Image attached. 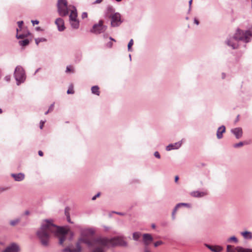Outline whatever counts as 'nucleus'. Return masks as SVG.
<instances>
[{
    "mask_svg": "<svg viewBox=\"0 0 252 252\" xmlns=\"http://www.w3.org/2000/svg\"><path fill=\"white\" fill-rule=\"evenodd\" d=\"M102 0H96L94 3L93 4H98V3H100L102 2Z\"/></svg>",
    "mask_w": 252,
    "mask_h": 252,
    "instance_id": "obj_41",
    "label": "nucleus"
},
{
    "mask_svg": "<svg viewBox=\"0 0 252 252\" xmlns=\"http://www.w3.org/2000/svg\"><path fill=\"white\" fill-rule=\"evenodd\" d=\"M106 27L103 25V21L101 20L99 21L98 23L95 24L92 30V32L95 33H100L105 31Z\"/></svg>",
    "mask_w": 252,
    "mask_h": 252,
    "instance_id": "obj_7",
    "label": "nucleus"
},
{
    "mask_svg": "<svg viewBox=\"0 0 252 252\" xmlns=\"http://www.w3.org/2000/svg\"><path fill=\"white\" fill-rule=\"evenodd\" d=\"M141 233L139 232H134L133 234V238L135 240H137L140 237Z\"/></svg>",
    "mask_w": 252,
    "mask_h": 252,
    "instance_id": "obj_26",
    "label": "nucleus"
},
{
    "mask_svg": "<svg viewBox=\"0 0 252 252\" xmlns=\"http://www.w3.org/2000/svg\"><path fill=\"white\" fill-rule=\"evenodd\" d=\"M249 142H240L238 143L235 144L234 145V147L235 148H238L241 146H243L245 144H249Z\"/></svg>",
    "mask_w": 252,
    "mask_h": 252,
    "instance_id": "obj_25",
    "label": "nucleus"
},
{
    "mask_svg": "<svg viewBox=\"0 0 252 252\" xmlns=\"http://www.w3.org/2000/svg\"><path fill=\"white\" fill-rule=\"evenodd\" d=\"M190 194L192 196H193L195 197H202V196L206 195L207 193L205 192H200L199 191H195L191 192Z\"/></svg>",
    "mask_w": 252,
    "mask_h": 252,
    "instance_id": "obj_18",
    "label": "nucleus"
},
{
    "mask_svg": "<svg viewBox=\"0 0 252 252\" xmlns=\"http://www.w3.org/2000/svg\"><path fill=\"white\" fill-rule=\"evenodd\" d=\"M74 92L73 90V86L72 85H71L67 91V93L68 94H74Z\"/></svg>",
    "mask_w": 252,
    "mask_h": 252,
    "instance_id": "obj_27",
    "label": "nucleus"
},
{
    "mask_svg": "<svg viewBox=\"0 0 252 252\" xmlns=\"http://www.w3.org/2000/svg\"><path fill=\"white\" fill-rule=\"evenodd\" d=\"M112 45H113V43L112 41H109V42H108L106 44V46L108 48H111L112 47Z\"/></svg>",
    "mask_w": 252,
    "mask_h": 252,
    "instance_id": "obj_34",
    "label": "nucleus"
},
{
    "mask_svg": "<svg viewBox=\"0 0 252 252\" xmlns=\"http://www.w3.org/2000/svg\"><path fill=\"white\" fill-rule=\"evenodd\" d=\"M181 143L179 142L176 143L174 144H170L166 147V149L167 151H170L172 149H176L179 148L181 146Z\"/></svg>",
    "mask_w": 252,
    "mask_h": 252,
    "instance_id": "obj_19",
    "label": "nucleus"
},
{
    "mask_svg": "<svg viewBox=\"0 0 252 252\" xmlns=\"http://www.w3.org/2000/svg\"><path fill=\"white\" fill-rule=\"evenodd\" d=\"M44 123H45V122H43V121H41L40 122V129H42L43 128Z\"/></svg>",
    "mask_w": 252,
    "mask_h": 252,
    "instance_id": "obj_40",
    "label": "nucleus"
},
{
    "mask_svg": "<svg viewBox=\"0 0 252 252\" xmlns=\"http://www.w3.org/2000/svg\"><path fill=\"white\" fill-rule=\"evenodd\" d=\"M88 16V14L87 12H83L82 14V19L86 18Z\"/></svg>",
    "mask_w": 252,
    "mask_h": 252,
    "instance_id": "obj_35",
    "label": "nucleus"
},
{
    "mask_svg": "<svg viewBox=\"0 0 252 252\" xmlns=\"http://www.w3.org/2000/svg\"><path fill=\"white\" fill-rule=\"evenodd\" d=\"M38 155L42 157L43 156V153L41 151H38Z\"/></svg>",
    "mask_w": 252,
    "mask_h": 252,
    "instance_id": "obj_42",
    "label": "nucleus"
},
{
    "mask_svg": "<svg viewBox=\"0 0 252 252\" xmlns=\"http://www.w3.org/2000/svg\"><path fill=\"white\" fill-rule=\"evenodd\" d=\"M228 241L229 242L234 241V242L237 243L238 241H237V239L236 238V237H235V236H232L229 238Z\"/></svg>",
    "mask_w": 252,
    "mask_h": 252,
    "instance_id": "obj_31",
    "label": "nucleus"
},
{
    "mask_svg": "<svg viewBox=\"0 0 252 252\" xmlns=\"http://www.w3.org/2000/svg\"><path fill=\"white\" fill-rule=\"evenodd\" d=\"M100 193H98L96 195H95L92 198V200H95L97 197H99L100 196Z\"/></svg>",
    "mask_w": 252,
    "mask_h": 252,
    "instance_id": "obj_39",
    "label": "nucleus"
},
{
    "mask_svg": "<svg viewBox=\"0 0 252 252\" xmlns=\"http://www.w3.org/2000/svg\"><path fill=\"white\" fill-rule=\"evenodd\" d=\"M252 36V33L250 31L244 32L243 31L238 29L233 37L232 39H234L235 41L243 40L246 42H248L249 41V37H251ZM231 40L232 39H230L227 41V45L231 46L233 49L236 48L238 46L237 44L232 42Z\"/></svg>",
    "mask_w": 252,
    "mask_h": 252,
    "instance_id": "obj_3",
    "label": "nucleus"
},
{
    "mask_svg": "<svg viewBox=\"0 0 252 252\" xmlns=\"http://www.w3.org/2000/svg\"><path fill=\"white\" fill-rule=\"evenodd\" d=\"M225 127L224 126H222L220 127L218 130L217 133V136L218 138L220 139L222 137V134L225 132Z\"/></svg>",
    "mask_w": 252,
    "mask_h": 252,
    "instance_id": "obj_17",
    "label": "nucleus"
},
{
    "mask_svg": "<svg viewBox=\"0 0 252 252\" xmlns=\"http://www.w3.org/2000/svg\"><path fill=\"white\" fill-rule=\"evenodd\" d=\"M227 252H252V249H244L240 247H234L231 245H227Z\"/></svg>",
    "mask_w": 252,
    "mask_h": 252,
    "instance_id": "obj_8",
    "label": "nucleus"
},
{
    "mask_svg": "<svg viewBox=\"0 0 252 252\" xmlns=\"http://www.w3.org/2000/svg\"><path fill=\"white\" fill-rule=\"evenodd\" d=\"M243 237L246 239L251 240L252 239V233L249 231H244L241 233Z\"/></svg>",
    "mask_w": 252,
    "mask_h": 252,
    "instance_id": "obj_21",
    "label": "nucleus"
},
{
    "mask_svg": "<svg viewBox=\"0 0 252 252\" xmlns=\"http://www.w3.org/2000/svg\"><path fill=\"white\" fill-rule=\"evenodd\" d=\"M143 241L145 245H149L153 241V237L149 234H144L143 236Z\"/></svg>",
    "mask_w": 252,
    "mask_h": 252,
    "instance_id": "obj_12",
    "label": "nucleus"
},
{
    "mask_svg": "<svg viewBox=\"0 0 252 252\" xmlns=\"http://www.w3.org/2000/svg\"><path fill=\"white\" fill-rule=\"evenodd\" d=\"M19 222V220L18 219H16L13 220H11L10 222V224L12 226H14L16 225Z\"/></svg>",
    "mask_w": 252,
    "mask_h": 252,
    "instance_id": "obj_29",
    "label": "nucleus"
},
{
    "mask_svg": "<svg viewBox=\"0 0 252 252\" xmlns=\"http://www.w3.org/2000/svg\"><path fill=\"white\" fill-rule=\"evenodd\" d=\"M145 252H150L149 251H148L147 249H145Z\"/></svg>",
    "mask_w": 252,
    "mask_h": 252,
    "instance_id": "obj_50",
    "label": "nucleus"
},
{
    "mask_svg": "<svg viewBox=\"0 0 252 252\" xmlns=\"http://www.w3.org/2000/svg\"><path fill=\"white\" fill-rule=\"evenodd\" d=\"M133 39H131L128 44V45H127V47H128V51H131V48L132 47V46L133 45Z\"/></svg>",
    "mask_w": 252,
    "mask_h": 252,
    "instance_id": "obj_28",
    "label": "nucleus"
},
{
    "mask_svg": "<svg viewBox=\"0 0 252 252\" xmlns=\"http://www.w3.org/2000/svg\"><path fill=\"white\" fill-rule=\"evenodd\" d=\"M99 90V88L97 86H94L91 88L92 93L97 95H99L100 91Z\"/></svg>",
    "mask_w": 252,
    "mask_h": 252,
    "instance_id": "obj_23",
    "label": "nucleus"
},
{
    "mask_svg": "<svg viewBox=\"0 0 252 252\" xmlns=\"http://www.w3.org/2000/svg\"><path fill=\"white\" fill-rule=\"evenodd\" d=\"M26 214H28L29 212H26Z\"/></svg>",
    "mask_w": 252,
    "mask_h": 252,
    "instance_id": "obj_53",
    "label": "nucleus"
},
{
    "mask_svg": "<svg viewBox=\"0 0 252 252\" xmlns=\"http://www.w3.org/2000/svg\"><path fill=\"white\" fill-rule=\"evenodd\" d=\"M3 246V244L2 243H0V249L1 248V247Z\"/></svg>",
    "mask_w": 252,
    "mask_h": 252,
    "instance_id": "obj_49",
    "label": "nucleus"
},
{
    "mask_svg": "<svg viewBox=\"0 0 252 252\" xmlns=\"http://www.w3.org/2000/svg\"><path fill=\"white\" fill-rule=\"evenodd\" d=\"M55 24L57 25L59 31H63L64 30V22L62 18H59L57 19L55 21Z\"/></svg>",
    "mask_w": 252,
    "mask_h": 252,
    "instance_id": "obj_10",
    "label": "nucleus"
},
{
    "mask_svg": "<svg viewBox=\"0 0 252 252\" xmlns=\"http://www.w3.org/2000/svg\"><path fill=\"white\" fill-rule=\"evenodd\" d=\"M45 39H43V38L36 39H35V43H36V44L37 45H38L40 42H41V41H45Z\"/></svg>",
    "mask_w": 252,
    "mask_h": 252,
    "instance_id": "obj_32",
    "label": "nucleus"
},
{
    "mask_svg": "<svg viewBox=\"0 0 252 252\" xmlns=\"http://www.w3.org/2000/svg\"><path fill=\"white\" fill-rule=\"evenodd\" d=\"M192 2V0H190L189 1V5L190 6Z\"/></svg>",
    "mask_w": 252,
    "mask_h": 252,
    "instance_id": "obj_47",
    "label": "nucleus"
},
{
    "mask_svg": "<svg viewBox=\"0 0 252 252\" xmlns=\"http://www.w3.org/2000/svg\"><path fill=\"white\" fill-rule=\"evenodd\" d=\"M106 16L111 19V25L112 27H118L120 26L122 22L120 14L117 12L115 13L114 9L112 7L109 6L107 8Z\"/></svg>",
    "mask_w": 252,
    "mask_h": 252,
    "instance_id": "obj_4",
    "label": "nucleus"
},
{
    "mask_svg": "<svg viewBox=\"0 0 252 252\" xmlns=\"http://www.w3.org/2000/svg\"><path fill=\"white\" fill-rule=\"evenodd\" d=\"M7 189H5V188H0V193H1V192Z\"/></svg>",
    "mask_w": 252,
    "mask_h": 252,
    "instance_id": "obj_43",
    "label": "nucleus"
},
{
    "mask_svg": "<svg viewBox=\"0 0 252 252\" xmlns=\"http://www.w3.org/2000/svg\"><path fill=\"white\" fill-rule=\"evenodd\" d=\"M179 180V177L178 176H176L175 177V182H177Z\"/></svg>",
    "mask_w": 252,
    "mask_h": 252,
    "instance_id": "obj_46",
    "label": "nucleus"
},
{
    "mask_svg": "<svg viewBox=\"0 0 252 252\" xmlns=\"http://www.w3.org/2000/svg\"><path fill=\"white\" fill-rule=\"evenodd\" d=\"M73 67L71 66H67L66 72L69 73V72H73Z\"/></svg>",
    "mask_w": 252,
    "mask_h": 252,
    "instance_id": "obj_30",
    "label": "nucleus"
},
{
    "mask_svg": "<svg viewBox=\"0 0 252 252\" xmlns=\"http://www.w3.org/2000/svg\"><path fill=\"white\" fill-rule=\"evenodd\" d=\"M67 233V230L54 225L52 221L45 220L37 231V235L44 246L48 245L49 239L52 235L58 237L59 243L62 245L65 240Z\"/></svg>",
    "mask_w": 252,
    "mask_h": 252,
    "instance_id": "obj_2",
    "label": "nucleus"
},
{
    "mask_svg": "<svg viewBox=\"0 0 252 252\" xmlns=\"http://www.w3.org/2000/svg\"><path fill=\"white\" fill-rule=\"evenodd\" d=\"M14 77L17 81V85L23 82L25 79V74L23 67L18 66L16 67L14 72Z\"/></svg>",
    "mask_w": 252,
    "mask_h": 252,
    "instance_id": "obj_6",
    "label": "nucleus"
},
{
    "mask_svg": "<svg viewBox=\"0 0 252 252\" xmlns=\"http://www.w3.org/2000/svg\"><path fill=\"white\" fill-rule=\"evenodd\" d=\"M154 156H155L156 158H160V155H159V153H158V152H156L155 153V154H154Z\"/></svg>",
    "mask_w": 252,
    "mask_h": 252,
    "instance_id": "obj_37",
    "label": "nucleus"
},
{
    "mask_svg": "<svg viewBox=\"0 0 252 252\" xmlns=\"http://www.w3.org/2000/svg\"><path fill=\"white\" fill-rule=\"evenodd\" d=\"M181 206H185V207H190V206L189 204L184 203H182L178 204L176 205V206L175 207V209H174V210H173V211L172 212V218H173V219L175 218V213H176L177 209H178V208H179V207H180Z\"/></svg>",
    "mask_w": 252,
    "mask_h": 252,
    "instance_id": "obj_16",
    "label": "nucleus"
},
{
    "mask_svg": "<svg viewBox=\"0 0 252 252\" xmlns=\"http://www.w3.org/2000/svg\"><path fill=\"white\" fill-rule=\"evenodd\" d=\"M5 79L7 81H9L10 79V77L9 76H6Z\"/></svg>",
    "mask_w": 252,
    "mask_h": 252,
    "instance_id": "obj_44",
    "label": "nucleus"
},
{
    "mask_svg": "<svg viewBox=\"0 0 252 252\" xmlns=\"http://www.w3.org/2000/svg\"><path fill=\"white\" fill-rule=\"evenodd\" d=\"M110 39L111 41H114L116 42V40L112 38V37H110Z\"/></svg>",
    "mask_w": 252,
    "mask_h": 252,
    "instance_id": "obj_48",
    "label": "nucleus"
},
{
    "mask_svg": "<svg viewBox=\"0 0 252 252\" xmlns=\"http://www.w3.org/2000/svg\"><path fill=\"white\" fill-rule=\"evenodd\" d=\"M23 24V21H19L18 22V25L19 29H17V35H16V37H17V38H21V39L22 38H24L25 37H26L27 36V35H25V34H19V33H18L19 31L21 30Z\"/></svg>",
    "mask_w": 252,
    "mask_h": 252,
    "instance_id": "obj_15",
    "label": "nucleus"
},
{
    "mask_svg": "<svg viewBox=\"0 0 252 252\" xmlns=\"http://www.w3.org/2000/svg\"><path fill=\"white\" fill-rule=\"evenodd\" d=\"M207 247L213 252H220L222 248L220 246H211L206 245Z\"/></svg>",
    "mask_w": 252,
    "mask_h": 252,
    "instance_id": "obj_14",
    "label": "nucleus"
},
{
    "mask_svg": "<svg viewBox=\"0 0 252 252\" xmlns=\"http://www.w3.org/2000/svg\"><path fill=\"white\" fill-rule=\"evenodd\" d=\"M32 22L33 25H34L35 24L37 25L39 24V21L37 20H32Z\"/></svg>",
    "mask_w": 252,
    "mask_h": 252,
    "instance_id": "obj_38",
    "label": "nucleus"
},
{
    "mask_svg": "<svg viewBox=\"0 0 252 252\" xmlns=\"http://www.w3.org/2000/svg\"><path fill=\"white\" fill-rule=\"evenodd\" d=\"M18 246L13 244L7 247L3 252H18Z\"/></svg>",
    "mask_w": 252,
    "mask_h": 252,
    "instance_id": "obj_13",
    "label": "nucleus"
},
{
    "mask_svg": "<svg viewBox=\"0 0 252 252\" xmlns=\"http://www.w3.org/2000/svg\"><path fill=\"white\" fill-rule=\"evenodd\" d=\"M84 243L89 247H94L92 252H104L105 247L110 246L120 245L125 246L126 243L123 237H116L111 240L105 238H98L96 239L82 237L76 243V248L70 249L67 248L63 249V252H81V247L80 244Z\"/></svg>",
    "mask_w": 252,
    "mask_h": 252,
    "instance_id": "obj_1",
    "label": "nucleus"
},
{
    "mask_svg": "<svg viewBox=\"0 0 252 252\" xmlns=\"http://www.w3.org/2000/svg\"><path fill=\"white\" fill-rule=\"evenodd\" d=\"M12 176L14 178V179L17 181H22L25 177L24 175L22 173H19L17 174H12Z\"/></svg>",
    "mask_w": 252,
    "mask_h": 252,
    "instance_id": "obj_20",
    "label": "nucleus"
},
{
    "mask_svg": "<svg viewBox=\"0 0 252 252\" xmlns=\"http://www.w3.org/2000/svg\"><path fill=\"white\" fill-rule=\"evenodd\" d=\"M72 27L74 29H78L79 26V22L78 20H74L70 21Z\"/></svg>",
    "mask_w": 252,
    "mask_h": 252,
    "instance_id": "obj_22",
    "label": "nucleus"
},
{
    "mask_svg": "<svg viewBox=\"0 0 252 252\" xmlns=\"http://www.w3.org/2000/svg\"><path fill=\"white\" fill-rule=\"evenodd\" d=\"M53 105H52L50 107V108H49V110H48L47 112H45V115H47V114H48L50 111H52V110H53Z\"/></svg>",
    "mask_w": 252,
    "mask_h": 252,
    "instance_id": "obj_36",
    "label": "nucleus"
},
{
    "mask_svg": "<svg viewBox=\"0 0 252 252\" xmlns=\"http://www.w3.org/2000/svg\"><path fill=\"white\" fill-rule=\"evenodd\" d=\"M69 11H70L69 15V20H77V10L74 6H70L69 8Z\"/></svg>",
    "mask_w": 252,
    "mask_h": 252,
    "instance_id": "obj_9",
    "label": "nucleus"
},
{
    "mask_svg": "<svg viewBox=\"0 0 252 252\" xmlns=\"http://www.w3.org/2000/svg\"><path fill=\"white\" fill-rule=\"evenodd\" d=\"M162 244V242L160 241H157L156 243H154L155 247H158Z\"/></svg>",
    "mask_w": 252,
    "mask_h": 252,
    "instance_id": "obj_33",
    "label": "nucleus"
},
{
    "mask_svg": "<svg viewBox=\"0 0 252 252\" xmlns=\"http://www.w3.org/2000/svg\"><path fill=\"white\" fill-rule=\"evenodd\" d=\"M89 232H90V233L93 234V231H92V230H89Z\"/></svg>",
    "mask_w": 252,
    "mask_h": 252,
    "instance_id": "obj_51",
    "label": "nucleus"
},
{
    "mask_svg": "<svg viewBox=\"0 0 252 252\" xmlns=\"http://www.w3.org/2000/svg\"><path fill=\"white\" fill-rule=\"evenodd\" d=\"M71 5L67 6V2L66 0H58V8L60 15L64 16L68 14L69 8Z\"/></svg>",
    "mask_w": 252,
    "mask_h": 252,
    "instance_id": "obj_5",
    "label": "nucleus"
},
{
    "mask_svg": "<svg viewBox=\"0 0 252 252\" xmlns=\"http://www.w3.org/2000/svg\"><path fill=\"white\" fill-rule=\"evenodd\" d=\"M231 132L235 135L237 139H239L242 136L243 131L242 129L240 127L232 129Z\"/></svg>",
    "mask_w": 252,
    "mask_h": 252,
    "instance_id": "obj_11",
    "label": "nucleus"
},
{
    "mask_svg": "<svg viewBox=\"0 0 252 252\" xmlns=\"http://www.w3.org/2000/svg\"><path fill=\"white\" fill-rule=\"evenodd\" d=\"M19 43L21 46H26L29 44V40L27 39H24L23 40L19 41Z\"/></svg>",
    "mask_w": 252,
    "mask_h": 252,
    "instance_id": "obj_24",
    "label": "nucleus"
},
{
    "mask_svg": "<svg viewBox=\"0 0 252 252\" xmlns=\"http://www.w3.org/2000/svg\"><path fill=\"white\" fill-rule=\"evenodd\" d=\"M194 23H195L196 25L199 24V21L196 19H194Z\"/></svg>",
    "mask_w": 252,
    "mask_h": 252,
    "instance_id": "obj_45",
    "label": "nucleus"
},
{
    "mask_svg": "<svg viewBox=\"0 0 252 252\" xmlns=\"http://www.w3.org/2000/svg\"><path fill=\"white\" fill-rule=\"evenodd\" d=\"M2 111L1 109H0V114L2 113Z\"/></svg>",
    "mask_w": 252,
    "mask_h": 252,
    "instance_id": "obj_52",
    "label": "nucleus"
}]
</instances>
